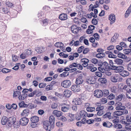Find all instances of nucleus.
I'll use <instances>...</instances> for the list:
<instances>
[{
    "instance_id": "nucleus-23",
    "label": "nucleus",
    "mask_w": 131,
    "mask_h": 131,
    "mask_svg": "<svg viewBox=\"0 0 131 131\" xmlns=\"http://www.w3.org/2000/svg\"><path fill=\"white\" fill-rule=\"evenodd\" d=\"M28 95L25 93H23L21 95L19 96L18 97L19 99L20 100H23L25 99L27 96Z\"/></svg>"
},
{
    "instance_id": "nucleus-45",
    "label": "nucleus",
    "mask_w": 131,
    "mask_h": 131,
    "mask_svg": "<svg viewBox=\"0 0 131 131\" xmlns=\"http://www.w3.org/2000/svg\"><path fill=\"white\" fill-rule=\"evenodd\" d=\"M11 70L6 68H4L2 70V72L3 73H7L11 71Z\"/></svg>"
},
{
    "instance_id": "nucleus-26",
    "label": "nucleus",
    "mask_w": 131,
    "mask_h": 131,
    "mask_svg": "<svg viewBox=\"0 0 131 131\" xmlns=\"http://www.w3.org/2000/svg\"><path fill=\"white\" fill-rule=\"evenodd\" d=\"M108 61L109 62L110 65V66H108L107 68V71H110V70H113L112 69V67L114 66H115L113 65V63L112 60H110L109 59L108 60Z\"/></svg>"
},
{
    "instance_id": "nucleus-21",
    "label": "nucleus",
    "mask_w": 131,
    "mask_h": 131,
    "mask_svg": "<svg viewBox=\"0 0 131 131\" xmlns=\"http://www.w3.org/2000/svg\"><path fill=\"white\" fill-rule=\"evenodd\" d=\"M123 114L122 111H116L113 112V115L115 117H117L116 116H121Z\"/></svg>"
},
{
    "instance_id": "nucleus-56",
    "label": "nucleus",
    "mask_w": 131,
    "mask_h": 131,
    "mask_svg": "<svg viewBox=\"0 0 131 131\" xmlns=\"http://www.w3.org/2000/svg\"><path fill=\"white\" fill-rule=\"evenodd\" d=\"M28 107V108L30 109H31L34 108L36 106H35L33 104L29 103L27 104Z\"/></svg>"
},
{
    "instance_id": "nucleus-30",
    "label": "nucleus",
    "mask_w": 131,
    "mask_h": 131,
    "mask_svg": "<svg viewBox=\"0 0 131 131\" xmlns=\"http://www.w3.org/2000/svg\"><path fill=\"white\" fill-rule=\"evenodd\" d=\"M119 36L118 34L115 33L113 36V37L112 38L111 40V42L112 43L114 42L118 38Z\"/></svg>"
},
{
    "instance_id": "nucleus-15",
    "label": "nucleus",
    "mask_w": 131,
    "mask_h": 131,
    "mask_svg": "<svg viewBox=\"0 0 131 131\" xmlns=\"http://www.w3.org/2000/svg\"><path fill=\"white\" fill-rule=\"evenodd\" d=\"M59 18L61 20H66L68 19L67 15L66 14H61L59 15Z\"/></svg>"
},
{
    "instance_id": "nucleus-19",
    "label": "nucleus",
    "mask_w": 131,
    "mask_h": 131,
    "mask_svg": "<svg viewBox=\"0 0 131 131\" xmlns=\"http://www.w3.org/2000/svg\"><path fill=\"white\" fill-rule=\"evenodd\" d=\"M52 113L57 117H59L62 114V113L61 112L57 110H54Z\"/></svg>"
},
{
    "instance_id": "nucleus-58",
    "label": "nucleus",
    "mask_w": 131,
    "mask_h": 131,
    "mask_svg": "<svg viewBox=\"0 0 131 131\" xmlns=\"http://www.w3.org/2000/svg\"><path fill=\"white\" fill-rule=\"evenodd\" d=\"M20 125V122H19L18 121H16L15 120V122L13 126L15 127H17V126H19Z\"/></svg>"
},
{
    "instance_id": "nucleus-31",
    "label": "nucleus",
    "mask_w": 131,
    "mask_h": 131,
    "mask_svg": "<svg viewBox=\"0 0 131 131\" xmlns=\"http://www.w3.org/2000/svg\"><path fill=\"white\" fill-rule=\"evenodd\" d=\"M55 46L57 48H61L63 47L64 45L63 43L60 42H57L54 44Z\"/></svg>"
},
{
    "instance_id": "nucleus-6",
    "label": "nucleus",
    "mask_w": 131,
    "mask_h": 131,
    "mask_svg": "<svg viewBox=\"0 0 131 131\" xmlns=\"http://www.w3.org/2000/svg\"><path fill=\"white\" fill-rule=\"evenodd\" d=\"M29 121V120L28 118L24 117L20 119V122L21 125L25 126L27 124Z\"/></svg>"
},
{
    "instance_id": "nucleus-52",
    "label": "nucleus",
    "mask_w": 131,
    "mask_h": 131,
    "mask_svg": "<svg viewBox=\"0 0 131 131\" xmlns=\"http://www.w3.org/2000/svg\"><path fill=\"white\" fill-rule=\"evenodd\" d=\"M37 90H35L33 92H31L28 95V96L29 97H32L34 95L37 94Z\"/></svg>"
},
{
    "instance_id": "nucleus-28",
    "label": "nucleus",
    "mask_w": 131,
    "mask_h": 131,
    "mask_svg": "<svg viewBox=\"0 0 131 131\" xmlns=\"http://www.w3.org/2000/svg\"><path fill=\"white\" fill-rule=\"evenodd\" d=\"M19 105L20 107H27L28 105L27 104H26L24 102L22 101L19 103Z\"/></svg>"
},
{
    "instance_id": "nucleus-16",
    "label": "nucleus",
    "mask_w": 131,
    "mask_h": 131,
    "mask_svg": "<svg viewBox=\"0 0 131 131\" xmlns=\"http://www.w3.org/2000/svg\"><path fill=\"white\" fill-rule=\"evenodd\" d=\"M8 119L7 117L5 116H3L1 119V123L3 125H5L8 122Z\"/></svg>"
},
{
    "instance_id": "nucleus-42",
    "label": "nucleus",
    "mask_w": 131,
    "mask_h": 131,
    "mask_svg": "<svg viewBox=\"0 0 131 131\" xmlns=\"http://www.w3.org/2000/svg\"><path fill=\"white\" fill-rule=\"evenodd\" d=\"M67 116L68 118H70V120L71 121H73L74 120V115L73 114L70 113H69L67 114Z\"/></svg>"
},
{
    "instance_id": "nucleus-47",
    "label": "nucleus",
    "mask_w": 131,
    "mask_h": 131,
    "mask_svg": "<svg viewBox=\"0 0 131 131\" xmlns=\"http://www.w3.org/2000/svg\"><path fill=\"white\" fill-rule=\"evenodd\" d=\"M2 12L4 14H7L9 13V10L7 8H3L2 9Z\"/></svg>"
},
{
    "instance_id": "nucleus-14",
    "label": "nucleus",
    "mask_w": 131,
    "mask_h": 131,
    "mask_svg": "<svg viewBox=\"0 0 131 131\" xmlns=\"http://www.w3.org/2000/svg\"><path fill=\"white\" fill-rule=\"evenodd\" d=\"M71 89L74 92H78L80 90L79 86L77 85H74L71 87Z\"/></svg>"
},
{
    "instance_id": "nucleus-34",
    "label": "nucleus",
    "mask_w": 131,
    "mask_h": 131,
    "mask_svg": "<svg viewBox=\"0 0 131 131\" xmlns=\"http://www.w3.org/2000/svg\"><path fill=\"white\" fill-rule=\"evenodd\" d=\"M40 23L43 26H45L47 25L48 24V21L47 19H42Z\"/></svg>"
},
{
    "instance_id": "nucleus-49",
    "label": "nucleus",
    "mask_w": 131,
    "mask_h": 131,
    "mask_svg": "<svg viewBox=\"0 0 131 131\" xmlns=\"http://www.w3.org/2000/svg\"><path fill=\"white\" fill-rule=\"evenodd\" d=\"M126 95L127 97L129 99H131V89L129 90V91L126 92Z\"/></svg>"
},
{
    "instance_id": "nucleus-25",
    "label": "nucleus",
    "mask_w": 131,
    "mask_h": 131,
    "mask_svg": "<svg viewBox=\"0 0 131 131\" xmlns=\"http://www.w3.org/2000/svg\"><path fill=\"white\" fill-rule=\"evenodd\" d=\"M119 74L123 77H125L128 76L129 73L127 71L123 70L120 72Z\"/></svg>"
},
{
    "instance_id": "nucleus-57",
    "label": "nucleus",
    "mask_w": 131,
    "mask_h": 131,
    "mask_svg": "<svg viewBox=\"0 0 131 131\" xmlns=\"http://www.w3.org/2000/svg\"><path fill=\"white\" fill-rule=\"evenodd\" d=\"M43 13L42 12H41L38 13V16L39 19H41L44 16Z\"/></svg>"
},
{
    "instance_id": "nucleus-63",
    "label": "nucleus",
    "mask_w": 131,
    "mask_h": 131,
    "mask_svg": "<svg viewBox=\"0 0 131 131\" xmlns=\"http://www.w3.org/2000/svg\"><path fill=\"white\" fill-rule=\"evenodd\" d=\"M12 60L14 61H16L18 60V57L15 55H12Z\"/></svg>"
},
{
    "instance_id": "nucleus-62",
    "label": "nucleus",
    "mask_w": 131,
    "mask_h": 131,
    "mask_svg": "<svg viewBox=\"0 0 131 131\" xmlns=\"http://www.w3.org/2000/svg\"><path fill=\"white\" fill-rule=\"evenodd\" d=\"M57 104L55 103H53L51 105V107L52 109H55L57 107Z\"/></svg>"
},
{
    "instance_id": "nucleus-54",
    "label": "nucleus",
    "mask_w": 131,
    "mask_h": 131,
    "mask_svg": "<svg viewBox=\"0 0 131 131\" xmlns=\"http://www.w3.org/2000/svg\"><path fill=\"white\" fill-rule=\"evenodd\" d=\"M126 118L127 122L129 123L131 122V115H127L126 116Z\"/></svg>"
},
{
    "instance_id": "nucleus-50",
    "label": "nucleus",
    "mask_w": 131,
    "mask_h": 131,
    "mask_svg": "<svg viewBox=\"0 0 131 131\" xmlns=\"http://www.w3.org/2000/svg\"><path fill=\"white\" fill-rule=\"evenodd\" d=\"M98 69L99 71L101 72H102L103 73L104 72H105V71L106 70V66L105 67V68H102L101 67H99L98 68Z\"/></svg>"
},
{
    "instance_id": "nucleus-7",
    "label": "nucleus",
    "mask_w": 131,
    "mask_h": 131,
    "mask_svg": "<svg viewBox=\"0 0 131 131\" xmlns=\"http://www.w3.org/2000/svg\"><path fill=\"white\" fill-rule=\"evenodd\" d=\"M16 120V118L13 117H9L8 119V126L9 127H11L12 125H13L15 122Z\"/></svg>"
},
{
    "instance_id": "nucleus-11",
    "label": "nucleus",
    "mask_w": 131,
    "mask_h": 131,
    "mask_svg": "<svg viewBox=\"0 0 131 131\" xmlns=\"http://www.w3.org/2000/svg\"><path fill=\"white\" fill-rule=\"evenodd\" d=\"M109 19L110 21V24H112L114 23L115 20V16L113 14H111L109 16Z\"/></svg>"
},
{
    "instance_id": "nucleus-55",
    "label": "nucleus",
    "mask_w": 131,
    "mask_h": 131,
    "mask_svg": "<svg viewBox=\"0 0 131 131\" xmlns=\"http://www.w3.org/2000/svg\"><path fill=\"white\" fill-rule=\"evenodd\" d=\"M53 87L52 85H49L46 86V89L47 91H48L50 90H51Z\"/></svg>"
},
{
    "instance_id": "nucleus-24",
    "label": "nucleus",
    "mask_w": 131,
    "mask_h": 131,
    "mask_svg": "<svg viewBox=\"0 0 131 131\" xmlns=\"http://www.w3.org/2000/svg\"><path fill=\"white\" fill-rule=\"evenodd\" d=\"M96 82V80L92 77H91L87 80V82L88 83L91 84H94Z\"/></svg>"
},
{
    "instance_id": "nucleus-3",
    "label": "nucleus",
    "mask_w": 131,
    "mask_h": 131,
    "mask_svg": "<svg viewBox=\"0 0 131 131\" xmlns=\"http://www.w3.org/2000/svg\"><path fill=\"white\" fill-rule=\"evenodd\" d=\"M71 83L69 80H66L63 81L61 83V86L65 88L69 87L71 85Z\"/></svg>"
},
{
    "instance_id": "nucleus-20",
    "label": "nucleus",
    "mask_w": 131,
    "mask_h": 131,
    "mask_svg": "<svg viewBox=\"0 0 131 131\" xmlns=\"http://www.w3.org/2000/svg\"><path fill=\"white\" fill-rule=\"evenodd\" d=\"M39 120V117L36 116H32L30 118L31 122L34 123H37Z\"/></svg>"
},
{
    "instance_id": "nucleus-1",
    "label": "nucleus",
    "mask_w": 131,
    "mask_h": 131,
    "mask_svg": "<svg viewBox=\"0 0 131 131\" xmlns=\"http://www.w3.org/2000/svg\"><path fill=\"white\" fill-rule=\"evenodd\" d=\"M103 91L104 92L101 90H95L94 93V95L97 98H100L103 95L104 96H106V90L105 89Z\"/></svg>"
},
{
    "instance_id": "nucleus-40",
    "label": "nucleus",
    "mask_w": 131,
    "mask_h": 131,
    "mask_svg": "<svg viewBox=\"0 0 131 131\" xmlns=\"http://www.w3.org/2000/svg\"><path fill=\"white\" fill-rule=\"evenodd\" d=\"M87 113L84 110H82L80 113V115L81 117H84V116H86L85 115Z\"/></svg>"
},
{
    "instance_id": "nucleus-41",
    "label": "nucleus",
    "mask_w": 131,
    "mask_h": 131,
    "mask_svg": "<svg viewBox=\"0 0 131 131\" xmlns=\"http://www.w3.org/2000/svg\"><path fill=\"white\" fill-rule=\"evenodd\" d=\"M21 94V92L20 91H14L13 96L14 97H16L18 96H19Z\"/></svg>"
},
{
    "instance_id": "nucleus-61",
    "label": "nucleus",
    "mask_w": 131,
    "mask_h": 131,
    "mask_svg": "<svg viewBox=\"0 0 131 131\" xmlns=\"http://www.w3.org/2000/svg\"><path fill=\"white\" fill-rule=\"evenodd\" d=\"M81 62H82L85 63L86 62H89V60L87 59L86 58H84L82 59L80 61Z\"/></svg>"
},
{
    "instance_id": "nucleus-44",
    "label": "nucleus",
    "mask_w": 131,
    "mask_h": 131,
    "mask_svg": "<svg viewBox=\"0 0 131 131\" xmlns=\"http://www.w3.org/2000/svg\"><path fill=\"white\" fill-rule=\"evenodd\" d=\"M123 95L122 94L119 95L116 97L115 99L117 101H121L123 98Z\"/></svg>"
},
{
    "instance_id": "nucleus-10",
    "label": "nucleus",
    "mask_w": 131,
    "mask_h": 131,
    "mask_svg": "<svg viewBox=\"0 0 131 131\" xmlns=\"http://www.w3.org/2000/svg\"><path fill=\"white\" fill-rule=\"evenodd\" d=\"M112 69L114 70V72L116 73L122 71L124 69V67L122 66L116 67V66H112Z\"/></svg>"
},
{
    "instance_id": "nucleus-36",
    "label": "nucleus",
    "mask_w": 131,
    "mask_h": 131,
    "mask_svg": "<svg viewBox=\"0 0 131 131\" xmlns=\"http://www.w3.org/2000/svg\"><path fill=\"white\" fill-rule=\"evenodd\" d=\"M114 127L116 129H120L122 127V126L120 124L118 123L116 124H114L113 125Z\"/></svg>"
},
{
    "instance_id": "nucleus-64",
    "label": "nucleus",
    "mask_w": 131,
    "mask_h": 131,
    "mask_svg": "<svg viewBox=\"0 0 131 131\" xmlns=\"http://www.w3.org/2000/svg\"><path fill=\"white\" fill-rule=\"evenodd\" d=\"M126 82L128 85L131 86V78L127 79L126 80Z\"/></svg>"
},
{
    "instance_id": "nucleus-8",
    "label": "nucleus",
    "mask_w": 131,
    "mask_h": 131,
    "mask_svg": "<svg viewBox=\"0 0 131 131\" xmlns=\"http://www.w3.org/2000/svg\"><path fill=\"white\" fill-rule=\"evenodd\" d=\"M71 30L72 32L76 34L79 31V30H81V27H77L76 25H72L71 27Z\"/></svg>"
},
{
    "instance_id": "nucleus-5",
    "label": "nucleus",
    "mask_w": 131,
    "mask_h": 131,
    "mask_svg": "<svg viewBox=\"0 0 131 131\" xmlns=\"http://www.w3.org/2000/svg\"><path fill=\"white\" fill-rule=\"evenodd\" d=\"M111 81L113 82H116L117 81H122V79L119 76L115 75L112 76L110 78Z\"/></svg>"
},
{
    "instance_id": "nucleus-60",
    "label": "nucleus",
    "mask_w": 131,
    "mask_h": 131,
    "mask_svg": "<svg viewBox=\"0 0 131 131\" xmlns=\"http://www.w3.org/2000/svg\"><path fill=\"white\" fill-rule=\"evenodd\" d=\"M46 85V83H40L39 85V86L40 88H44Z\"/></svg>"
},
{
    "instance_id": "nucleus-18",
    "label": "nucleus",
    "mask_w": 131,
    "mask_h": 131,
    "mask_svg": "<svg viewBox=\"0 0 131 131\" xmlns=\"http://www.w3.org/2000/svg\"><path fill=\"white\" fill-rule=\"evenodd\" d=\"M29 114V111L28 108H26L22 112L21 114L22 116L24 117L27 116Z\"/></svg>"
},
{
    "instance_id": "nucleus-46",
    "label": "nucleus",
    "mask_w": 131,
    "mask_h": 131,
    "mask_svg": "<svg viewBox=\"0 0 131 131\" xmlns=\"http://www.w3.org/2000/svg\"><path fill=\"white\" fill-rule=\"evenodd\" d=\"M115 97V95L112 93H111L110 95L107 97V99L109 100H112L114 99Z\"/></svg>"
},
{
    "instance_id": "nucleus-13",
    "label": "nucleus",
    "mask_w": 131,
    "mask_h": 131,
    "mask_svg": "<svg viewBox=\"0 0 131 131\" xmlns=\"http://www.w3.org/2000/svg\"><path fill=\"white\" fill-rule=\"evenodd\" d=\"M54 121H55V118L52 115L50 116L49 118V121L48 122L52 126L53 128H54Z\"/></svg>"
},
{
    "instance_id": "nucleus-17",
    "label": "nucleus",
    "mask_w": 131,
    "mask_h": 131,
    "mask_svg": "<svg viewBox=\"0 0 131 131\" xmlns=\"http://www.w3.org/2000/svg\"><path fill=\"white\" fill-rule=\"evenodd\" d=\"M64 96L67 97H69L72 94V92L70 90H65L63 93Z\"/></svg>"
},
{
    "instance_id": "nucleus-4",
    "label": "nucleus",
    "mask_w": 131,
    "mask_h": 131,
    "mask_svg": "<svg viewBox=\"0 0 131 131\" xmlns=\"http://www.w3.org/2000/svg\"><path fill=\"white\" fill-rule=\"evenodd\" d=\"M83 76L82 74H80L76 78L75 83L77 85L82 84L83 82Z\"/></svg>"
},
{
    "instance_id": "nucleus-48",
    "label": "nucleus",
    "mask_w": 131,
    "mask_h": 131,
    "mask_svg": "<svg viewBox=\"0 0 131 131\" xmlns=\"http://www.w3.org/2000/svg\"><path fill=\"white\" fill-rule=\"evenodd\" d=\"M24 52H24V53H25L26 54L28 55H31L32 52V51L31 50H29L28 49L26 50Z\"/></svg>"
},
{
    "instance_id": "nucleus-51",
    "label": "nucleus",
    "mask_w": 131,
    "mask_h": 131,
    "mask_svg": "<svg viewBox=\"0 0 131 131\" xmlns=\"http://www.w3.org/2000/svg\"><path fill=\"white\" fill-rule=\"evenodd\" d=\"M95 110V108L94 107H88L86 108L87 111L88 112H92L94 111Z\"/></svg>"
},
{
    "instance_id": "nucleus-37",
    "label": "nucleus",
    "mask_w": 131,
    "mask_h": 131,
    "mask_svg": "<svg viewBox=\"0 0 131 131\" xmlns=\"http://www.w3.org/2000/svg\"><path fill=\"white\" fill-rule=\"evenodd\" d=\"M117 57L119 58L123 59H126L127 57L126 56H125L123 53H121L120 52L118 54Z\"/></svg>"
},
{
    "instance_id": "nucleus-43",
    "label": "nucleus",
    "mask_w": 131,
    "mask_h": 131,
    "mask_svg": "<svg viewBox=\"0 0 131 131\" xmlns=\"http://www.w3.org/2000/svg\"><path fill=\"white\" fill-rule=\"evenodd\" d=\"M131 87H130V86L127 85H124L122 88V89L123 90H125L126 91V92L129 91V90H130V89Z\"/></svg>"
},
{
    "instance_id": "nucleus-9",
    "label": "nucleus",
    "mask_w": 131,
    "mask_h": 131,
    "mask_svg": "<svg viewBox=\"0 0 131 131\" xmlns=\"http://www.w3.org/2000/svg\"><path fill=\"white\" fill-rule=\"evenodd\" d=\"M115 105L116 106V109L117 110H123L125 108V107L124 106L122 105V103L119 102H116Z\"/></svg>"
},
{
    "instance_id": "nucleus-22",
    "label": "nucleus",
    "mask_w": 131,
    "mask_h": 131,
    "mask_svg": "<svg viewBox=\"0 0 131 131\" xmlns=\"http://www.w3.org/2000/svg\"><path fill=\"white\" fill-rule=\"evenodd\" d=\"M36 50L38 53H41L45 51V48L42 46H41L37 48Z\"/></svg>"
},
{
    "instance_id": "nucleus-38",
    "label": "nucleus",
    "mask_w": 131,
    "mask_h": 131,
    "mask_svg": "<svg viewBox=\"0 0 131 131\" xmlns=\"http://www.w3.org/2000/svg\"><path fill=\"white\" fill-rule=\"evenodd\" d=\"M124 53L126 54H131V49H125L123 50Z\"/></svg>"
},
{
    "instance_id": "nucleus-12",
    "label": "nucleus",
    "mask_w": 131,
    "mask_h": 131,
    "mask_svg": "<svg viewBox=\"0 0 131 131\" xmlns=\"http://www.w3.org/2000/svg\"><path fill=\"white\" fill-rule=\"evenodd\" d=\"M72 102L74 104L76 105H80L81 104V99L78 98H76L73 99Z\"/></svg>"
},
{
    "instance_id": "nucleus-53",
    "label": "nucleus",
    "mask_w": 131,
    "mask_h": 131,
    "mask_svg": "<svg viewBox=\"0 0 131 131\" xmlns=\"http://www.w3.org/2000/svg\"><path fill=\"white\" fill-rule=\"evenodd\" d=\"M131 10L129 9H128L126 11L125 15V18H127L129 16V14L130 13Z\"/></svg>"
},
{
    "instance_id": "nucleus-39",
    "label": "nucleus",
    "mask_w": 131,
    "mask_h": 131,
    "mask_svg": "<svg viewBox=\"0 0 131 131\" xmlns=\"http://www.w3.org/2000/svg\"><path fill=\"white\" fill-rule=\"evenodd\" d=\"M69 107L68 106H62L61 108V110L62 111L64 112H67L69 109Z\"/></svg>"
},
{
    "instance_id": "nucleus-35",
    "label": "nucleus",
    "mask_w": 131,
    "mask_h": 131,
    "mask_svg": "<svg viewBox=\"0 0 131 131\" xmlns=\"http://www.w3.org/2000/svg\"><path fill=\"white\" fill-rule=\"evenodd\" d=\"M6 4L7 6L10 7H14L15 5L10 2L9 1H6Z\"/></svg>"
},
{
    "instance_id": "nucleus-59",
    "label": "nucleus",
    "mask_w": 131,
    "mask_h": 131,
    "mask_svg": "<svg viewBox=\"0 0 131 131\" xmlns=\"http://www.w3.org/2000/svg\"><path fill=\"white\" fill-rule=\"evenodd\" d=\"M91 61L93 63L96 64L98 62V60L96 58H93L91 60Z\"/></svg>"
},
{
    "instance_id": "nucleus-29",
    "label": "nucleus",
    "mask_w": 131,
    "mask_h": 131,
    "mask_svg": "<svg viewBox=\"0 0 131 131\" xmlns=\"http://www.w3.org/2000/svg\"><path fill=\"white\" fill-rule=\"evenodd\" d=\"M107 54H108V57L110 58H115V56L113 54L112 51H107Z\"/></svg>"
},
{
    "instance_id": "nucleus-27",
    "label": "nucleus",
    "mask_w": 131,
    "mask_h": 131,
    "mask_svg": "<svg viewBox=\"0 0 131 131\" xmlns=\"http://www.w3.org/2000/svg\"><path fill=\"white\" fill-rule=\"evenodd\" d=\"M115 63L119 65H121L123 62V61L122 60L119 59H116L114 60Z\"/></svg>"
},
{
    "instance_id": "nucleus-33",
    "label": "nucleus",
    "mask_w": 131,
    "mask_h": 131,
    "mask_svg": "<svg viewBox=\"0 0 131 131\" xmlns=\"http://www.w3.org/2000/svg\"><path fill=\"white\" fill-rule=\"evenodd\" d=\"M98 81L102 84H106V79L105 78H100L98 79Z\"/></svg>"
},
{
    "instance_id": "nucleus-2",
    "label": "nucleus",
    "mask_w": 131,
    "mask_h": 131,
    "mask_svg": "<svg viewBox=\"0 0 131 131\" xmlns=\"http://www.w3.org/2000/svg\"><path fill=\"white\" fill-rule=\"evenodd\" d=\"M43 127L46 130H50L51 128L53 129L51 125L48 121H45L43 122Z\"/></svg>"
},
{
    "instance_id": "nucleus-32",
    "label": "nucleus",
    "mask_w": 131,
    "mask_h": 131,
    "mask_svg": "<svg viewBox=\"0 0 131 131\" xmlns=\"http://www.w3.org/2000/svg\"><path fill=\"white\" fill-rule=\"evenodd\" d=\"M69 74V72H65L60 74L59 75V76L60 77H65L68 76Z\"/></svg>"
}]
</instances>
